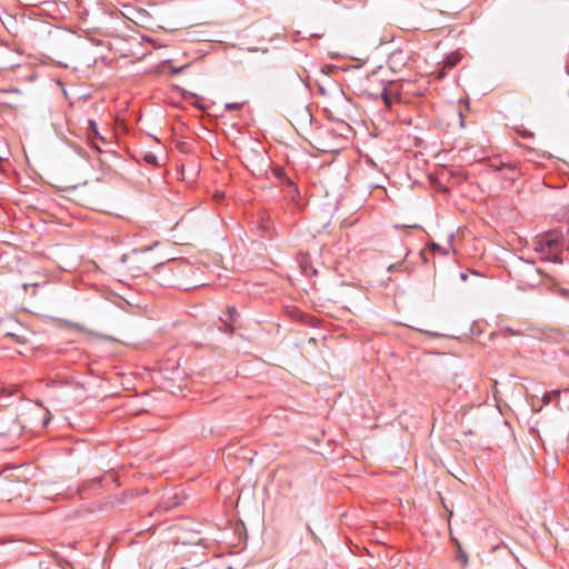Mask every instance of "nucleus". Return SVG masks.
Instances as JSON below:
<instances>
[{
	"mask_svg": "<svg viewBox=\"0 0 569 569\" xmlns=\"http://www.w3.org/2000/svg\"><path fill=\"white\" fill-rule=\"evenodd\" d=\"M535 250L541 254V258L551 262H561L562 243L556 232H548L536 238L533 242Z\"/></svg>",
	"mask_w": 569,
	"mask_h": 569,
	"instance_id": "1",
	"label": "nucleus"
},
{
	"mask_svg": "<svg viewBox=\"0 0 569 569\" xmlns=\"http://www.w3.org/2000/svg\"><path fill=\"white\" fill-rule=\"evenodd\" d=\"M87 140L98 152H102L101 144H108L106 138L99 132L97 122L91 119L88 120Z\"/></svg>",
	"mask_w": 569,
	"mask_h": 569,
	"instance_id": "2",
	"label": "nucleus"
},
{
	"mask_svg": "<svg viewBox=\"0 0 569 569\" xmlns=\"http://www.w3.org/2000/svg\"><path fill=\"white\" fill-rule=\"evenodd\" d=\"M559 395H560L559 390H553L552 392H546L542 396V402L545 405H549L551 402L552 398H557V397H559Z\"/></svg>",
	"mask_w": 569,
	"mask_h": 569,
	"instance_id": "3",
	"label": "nucleus"
},
{
	"mask_svg": "<svg viewBox=\"0 0 569 569\" xmlns=\"http://www.w3.org/2000/svg\"><path fill=\"white\" fill-rule=\"evenodd\" d=\"M236 316H237V310L234 307H231L229 308L228 310V319L227 320H222L226 326H231V322H233L236 320Z\"/></svg>",
	"mask_w": 569,
	"mask_h": 569,
	"instance_id": "4",
	"label": "nucleus"
},
{
	"mask_svg": "<svg viewBox=\"0 0 569 569\" xmlns=\"http://www.w3.org/2000/svg\"><path fill=\"white\" fill-rule=\"evenodd\" d=\"M241 107H242V103H238V102H230V103L226 104V109L230 110V111L238 110Z\"/></svg>",
	"mask_w": 569,
	"mask_h": 569,
	"instance_id": "5",
	"label": "nucleus"
},
{
	"mask_svg": "<svg viewBox=\"0 0 569 569\" xmlns=\"http://www.w3.org/2000/svg\"><path fill=\"white\" fill-rule=\"evenodd\" d=\"M383 100H385V102H386L387 104H389V103H390V100H389V98H388L387 93H383Z\"/></svg>",
	"mask_w": 569,
	"mask_h": 569,
	"instance_id": "6",
	"label": "nucleus"
}]
</instances>
